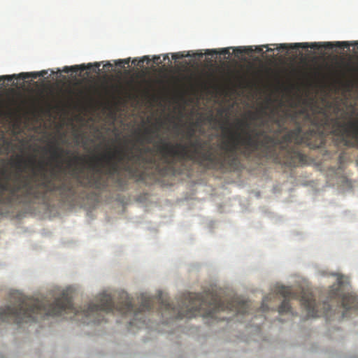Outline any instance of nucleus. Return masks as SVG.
<instances>
[{"mask_svg":"<svg viewBox=\"0 0 358 358\" xmlns=\"http://www.w3.org/2000/svg\"><path fill=\"white\" fill-rule=\"evenodd\" d=\"M159 59H160V57H159V56H155V57H153V62H155V63H156V64H159Z\"/></svg>","mask_w":358,"mask_h":358,"instance_id":"obj_16","label":"nucleus"},{"mask_svg":"<svg viewBox=\"0 0 358 358\" xmlns=\"http://www.w3.org/2000/svg\"><path fill=\"white\" fill-rule=\"evenodd\" d=\"M134 62H136L135 59L133 60V64H134Z\"/></svg>","mask_w":358,"mask_h":358,"instance_id":"obj_24","label":"nucleus"},{"mask_svg":"<svg viewBox=\"0 0 358 358\" xmlns=\"http://www.w3.org/2000/svg\"><path fill=\"white\" fill-rule=\"evenodd\" d=\"M263 47L266 48V49H268V52H272V49L271 48H267V45H263Z\"/></svg>","mask_w":358,"mask_h":358,"instance_id":"obj_19","label":"nucleus"},{"mask_svg":"<svg viewBox=\"0 0 358 358\" xmlns=\"http://www.w3.org/2000/svg\"><path fill=\"white\" fill-rule=\"evenodd\" d=\"M83 161V156L78 155L68 161L66 168L71 178L62 176L54 171L48 174L41 165L38 171L25 175L21 173L24 171L21 165H33L34 160L25 159L20 155L15 156L11 166L17 171L10 174L5 168H0V206L32 202L47 204L54 195L59 196L62 203L73 205L76 199H83L81 192L84 189L104 191L109 187H115L113 176L118 171L116 163L108 161V169L105 171L90 165L88 171L85 172L83 166L76 165Z\"/></svg>","mask_w":358,"mask_h":358,"instance_id":"obj_2","label":"nucleus"},{"mask_svg":"<svg viewBox=\"0 0 358 358\" xmlns=\"http://www.w3.org/2000/svg\"><path fill=\"white\" fill-rule=\"evenodd\" d=\"M355 45H358V41L355 42Z\"/></svg>","mask_w":358,"mask_h":358,"instance_id":"obj_23","label":"nucleus"},{"mask_svg":"<svg viewBox=\"0 0 358 358\" xmlns=\"http://www.w3.org/2000/svg\"><path fill=\"white\" fill-rule=\"evenodd\" d=\"M129 62V59H120L119 61L116 62V65L123 66L124 65H127Z\"/></svg>","mask_w":358,"mask_h":358,"instance_id":"obj_14","label":"nucleus"},{"mask_svg":"<svg viewBox=\"0 0 358 358\" xmlns=\"http://www.w3.org/2000/svg\"><path fill=\"white\" fill-rule=\"evenodd\" d=\"M205 54L208 55H217L220 54L221 55H229V49L227 48H223L218 52L216 50H206V52Z\"/></svg>","mask_w":358,"mask_h":358,"instance_id":"obj_10","label":"nucleus"},{"mask_svg":"<svg viewBox=\"0 0 358 358\" xmlns=\"http://www.w3.org/2000/svg\"><path fill=\"white\" fill-rule=\"evenodd\" d=\"M149 61H150V59H148V57L144 56V57H143V58H141V59H140L139 63H143L145 62H147V63H148Z\"/></svg>","mask_w":358,"mask_h":358,"instance_id":"obj_15","label":"nucleus"},{"mask_svg":"<svg viewBox=\"0 0 358 358\" xmlns=\"http://www.w3.org/2000/svg\"><path fill=\"white\" fill-rule=\"evenodd\" d=\"M94 66H96V69H98V68H99V64H98V63L94 64Z\"/></svg>","mask_w":358,"mask_h":358,"instance_id":"obj_21","label":"nucleus"},{"mask_svg":"<svg viewBox=\"0 0 358 358\" xmlns=\"http://www.w3.org/2000/svg\"><path fill=\"white\" fill-rule=\"evenodd\" d=\"M91 64H88L87 66H85L83 64L81 65H73L71 66H65L62 69V72L65 73H69V72L76 73L78 71H83L85 69H90Z\"/></svg>","mask_w":358,"mask_h":358,"instance_id":"obj_9","label":"nucleus"},{"mask_svg":"<svg viewBox=\"0 0 358 358\" xmlns=\"http://www.w3.org/2000/svg\"><path fill=\"white\" fill-rule=\"evenodd\" d=\"M275 116L284 113L271 109L269 113L260 110L250 113V120H258L259 129H250L248 122L237 119L234 122L236 131L222 127L226 134V140L215 146L207 140L199 137L194 138L197 122H191L183 134L185 141L171 143L159 138L155 141L154 136L159 138L157 129L145 128L138 136L140 145L152 144L153 148L135 147L120 148L105 152L96 163L90 164L108 169V161L117 164L119 171L113 176L115 186L122 189L126 187L125 172L129 178L143 180L149 174L164 176L174 174L176 166H182L178 173L187 171L184 164L190 162L206 170L220 171H238L241 169V159L259 164L263 159L289 168L306 164V155L299 150L301 144L306 145V140L301 134V127L293 125L290 120H285L278 127L273 122L263 125L270 115Z\"/></svg>","mask_w":358,"mask_h":358,"instance_id":"obj_1","label":"nucleus"},{"mask_svg":"<svg viewBox=\"0 0 358 358\" xmlns=\"http://www.w3.org/2000/svg\"><path fill=\"white\" fill-rule=\"evenodd\" d=\"M167 59H168V55L166 54V55H163V60L166 61Z\"/></svg>","mask_w":358,"mask_h":358,"instance_id":"obj_18","label":"nucleus"},{"mask_svg":"<svg viewBox=\"0 0 358 358\" xmlns=\"http://www.w3.org/2000/svg\"><path fill=\"white\" fill-rule=\"evenodd\" d=\"M48 152L51 153V159L59 163L56 165V167L58 168H61V159H62V156L69 155V150H64L55 144L48 147Z\"/></svg>","mask_w":358,"mask_h":358,"instance_id":"obj_7","label":"nucleus"},{"mask_svg":"<svg viewBox=\"0 0 358 358\" xmlns=\"http://www.w3.org/2000/svg\"><path fill=\"white\" fill-rule=\"evenodd\" d=\"M188 56H189V55H184L181 52H177V53L172 54V59L176 60V59H180L185 57H188Z\"/></svg>","mask_w":358,"mask_h":358,"instance_id":"obj_13","label":"nucleus"},{"mask_svg":"<svg viewBox=\"0 0 358 358\" xmlns=\"http://www.w3.org/2000/svg\"><path fill=\"white\" fill-rule=\"evenodd\" d=\"M105 66H110V64L107 63V64H106Z\"/></svg>","mask_w":358,"mask_h":358,"instance_id":"obj_22","label":"nucleus"},{"mask_svg":"<svg viewBox=\"0 0 358 358\" xmlns=\"http://www.w3.org/2000/svg\"><path fill=\"white\" fill-rule=\"evenodd\" d=\"M47 74V71L45 70H43L40 72H31V73H21L18 75H13V76H0V82L6 80L8 82H10L12 79L18 78L21 79H26V78H37L38 77H43Z\"/></svg>","mask_w":358,"mask_h":358,"instance_id":"obj_8","label":"nucleus"},{"mask_svg":"<svg viewBox=\"0 0 358 358\" xmlns=\"http://www.w3.org/2000/svg\"><path fill=\"white\" fill-rule=\"evenodd\" d=\"M286 120L302 127V135L307 141V147L311 149L322 147L328 135H332L338 144L358 148V115L355 118H347L346 112L338 105L329 102L324 107H312L311 111L287 109L278 116L273 113L268 120L263 121V125L273 122L280 128Z\"/></svg>","mask_w":358,"mask_h":358,"instance_id":"obj_4","label":"nucleus"},{"mask_svg":"<svg viewBox=\"0 0 358 358\" xmlns=\"http://www.w3.org/2000/svg\"><path fill=\"white\" fill-rule=\"evenodd\" d=\"M1 214H2V210H1V209H0V215H1Z\"/></svg>","mask_w":358,"mask_h":358,"instance_id":"obj_25","label":"nucleus"},{"mask_svg":"<svg viewBox=\"0 0 358 358\" xmlns=\"http://www.w3.org/2000/svg\"><path fill=\"white\" fill-rule=\"evenodd\" d=\"M213 120V116L209 117V122H212Z\"/></svg>","mask_w":358,"mask_h":358,"instance_id":"obj_20","label":"nucleus"},{"mask_svg":"<svg viewBox=\"0 0 358 358\" xmlns=\"http://www.w3.org/2000/svg\"><path fill=\"white\" fill-rule=\"evenodd\" d=\"M270 300V296H266L264 297L263 304H262V307H260V310L262 312H265L268 310V307L267 306V302Z\"/></svg>","mask_w":358,"mask_h":358,"instance_id":"obj_11","label":"nucleus"},{"mask_svg":"<svg viewBox=\"0 0 358 358\" xmlns=\"http://www.w3.org/2000/svg\"><path fill=\"white\" fill-rule=\"evenodd\" d=\"M234 52H236V53H237V54H243V53L248 54V52H250V48L243 49L241 48H238L234 49Z\"/></svg>","mask_w":358,"mask_h":358,"instance_id":"obj_12","label":"nucleus"},{"mask_svg":"<svg viewBox=\"0 0 358 358\" xmlns=\"http://www.w3.org/2000/svg\"><path fill=\"white\" fill-rule=\"evenodd\" d=\"M277 294L283 296L284 300L278 308L279 314L290 313V304L289 301L291 299H297L301 302L307 311L308 317H319L320 316L327 317L331 311V305L329 302L336 301V303H341V307L344 308L343 317H346V313L350 310L358 311V296L352 294H347L341 296L338 287L333 288L329 292L327 301L322 303V309L318 310V306L314 302L312 293L308 290L302 289L299 294L294 292L289 287L280 286L277 289Z\"/></svg>","mask_w":358,"mask_h":358,"instance_id":"obj_5","label":"nucleus"},{"mask_svg":"<svg viewBox=\"0 0 358 358\" xmlns=\"http://www.w3.org/2000/svg\"><path fill=\"white\" fill-rule=\"evenodd\" d=\"M262 52V48L261 47H256V52L261 53Z\"/></svg>","mask_w":358,"mask_h":358,"instance_id":"obj_17","label":"nucleus"},{"mask_svg":"<svg viewBox=\"0 0 358 358\" xmlns=\"http://www.w3.org/2000/svg\"><path fill=\"white\" fill-rule=\"evenodd\" d=\"M10 299L13 304L0 308L1 322L20 324L44 320L49 316L71 314L70 318L81 315L84 324H99L104 320L105 315L116 310L122 315L133 313L134 319L129 324L141 329L148 327L145 320L142 319V314L151 310L155 302L159 303V313L163 317L169 316L171 320L185 318V293L181 296L176 306H171L162 293L155 298L141 294L140 306L137 309L134 308L131 299L124 291L119 293L120 301L116 305L113 303L110 294L103 292L96 296V303H90L85 309H77L72 305L69 290L62 291L60 295L55 296L52 302L47 298L41 300L27 298L18 291L11 292Z\"/></svg>","mask_w":358,"mask_h":358,"instance_id":"obj_3","label":"nucleus"},{"mask_svg":"<svg viewBox=\"0 0 358 358\" xmlns=\"http://www.w3.org/2000/svg\"><path fill=\"white\" fill-rule=\"evenodd\" d=\"M350 46L349 42L348 41H336V43L332 42H324L317 43L313 42L311 43H299L294 44L281 43L278 45L277 49L280 50H296L299 48L306 49L310 48L312 50H320L324 48L327 50H331L334 48H348Z\"/></svg>","mask_w":358,"mask_h":358,"instance_id":"obj_6","label":"nucleus"}]
</instances>
